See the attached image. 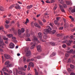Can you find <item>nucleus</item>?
Segmentation results:
<instances>
[{"mask_svg": "<svg viewBox=\"0 0 75 75\" xmlns=\"http://www.w3.org/2000/svg\"><path fill=\"white\" fill-rule=\"evenodd\" d=\"M46 28L47 29H45L43 31V33L44 34H45V35L48 34V33L50 31H51V30H52V29H51V27H50L49 26H47L46 27Z\"/></svg>", "mask_w": 75, "mask_h": 75, "instance_id": "f257e3e1", "label": "nucleus"}, {"mask_svg": "<svg viewBox=\"0 0 75 75\" xmlns=\"http://www.w3.org/2000/svg\"><path fill=\"white\" fill-rule=\"evenodd\" d=\"M38 35L39 36V38H40V40L42 41H43L44 42V41L43 40V39L42 38V33L41 32H39L38 34Z\"/></svg>", "mask_w": 75, "mask_h": 75, "instance_id": "f03ea898", "label": "nucleus"}, {"mask_svg": "<svg viewBox=\"0 0 75 75\" xmlns=\"http://www.w3.org/2000/svg\"><path fill=\"white\" fill-rule=\"evenodd\" d=\"M30 44L31 45H33L31 47H30V49H31V50L34 49V47L35 46V42H32Z\"/></svg>", "mask_w": 75, "mask_h": 75, "instance_id": "7ed1b4c3", "label": "nucleus"}, {"mask_svg": "<svg viewBox=\"0 0 75 75\" xmlns=\"http://www.w3.org/2000/svg\"><path fill=\"white\" fill-rule=\"evenodd\" d=\"M9 45L10 47V48L11 49L14 48V47H15L14 44L12 42L11 43L9 44Z\"/></svg>", "mask_w": 75, "mask_h": 75, "instance_id": "20e7f679", "label": "nucleus"}, {"mask_svg": "<svg viewBox=\"0 0 75 75\" xmlns=\"http://www.w3.org/2000/svg\"><path fill=\"white\" fill-rule=\"evenodd\" d=\"M5 58L6 59H10V57H11V56L9 54H4V56Z\"/></svg>", "mask_w": 75, "mask_h": 75, "instance_id": "39448f33", "label": "nucleus"}, {"mask_svg": "<svg viewBox=\"0 0 75 75\" xmlns=\"http://www.w3.org/2000/svg\"><path fill=\"white\" fill-rule=\"evenodd\" d=\"M31 54V51L30 50H28L26 54V57H29Z\"/></svg>", "mask_w": 75, "mask_h": 75, "instance_id": "423d86ee", "label": "nucleus"}, {"mask_svg": "<svg viewBox=\"0 0 75 75\" xmlns=\"http://www.w3.org/2000/svg\"><path fill=\"white\" fill-rule=\"evenodd\" d=\"M33 38H34V39H33V41H36V42H38V43H40V41L38 40V39H37V38H36L35 36H34Z\"/></svg>", "mask_w": 75, "mask_h": 75, "instance_id": "0eeeda50", "label": "nucleus"}, {"mask_svg": "<svg viewBox=\"0 0 75 75\" xmlns=\"http://www.w3.org/2000/svg\"><path fill=\"white\" fill-rule=\"evenodd\" d=\"M37 50L39 52L41 51V47L40 45H39L37 46Z\"/></svg>", "mask_w": 75, "mask_h": 75, "instance_id": "6e6552de", "label": "nucleus"}, {"mask_svg": "<svg viewBox=\"0 0 75 75\" xmlns=\"http://www.w3.org/2000/svg\"><path fill=\"white\" fill-rule=\"evenodd\" d=\"M59 6L60 7L61 11H62V12H63V13H65V10H64V9L62 7V6H61L60 4H59Z\"/></svg>", "mask_w": 75, "mask_h": 75, "instance_id": "1a4fd4ad", "label": "nucleus"}, {"mask_svg": "<svg viewBox=\"0 0 75 75\" xmlns=\"http://www.w3.org/2000/svg\"><path fill=\"white\" fill-rule=\"evenodd\" d=\"M34 25H35V27H38V28H41V27H40V25H39L37 23H34Z\"/></svg>", "mask_w": 75, "mask_h": 75, "instance_id": "9d476101", "label": "nucleus"}, {"mask_svg": "<svg viewBox=\"0 0 75 75\" xmlns=\"http://www.w3.org/2000/svg\"><path fill=\"white\" fill-rule=\"evenodd\" d=\"M70 67L71 68V69H75V67L73 65L71 64L70 65Z\"/></svg>", "mask_w": 75, "mask_h": 75, "instance_id": "9b49d317", "label": "nucleus"}, {"mask_svg": "<svg viewBox=\"0 0 75 75\" xmlns=\"http://www.w3.org/2000/svg\"><path fill=\"white\" fill-rule=\"evenodd\" d=\"M6 37H8V38H11V37H13V34H10L8 35H6Z\"/></svg>", "mask_w": 75, "mask_h": 75, "instance_id": "f8f14e48", "label": "nucleus"}, {"mask_svg": "<svg viewBox=\"0 0 75 75\" xmlns=\"http://www.w3.org/2000/svg\"><path fill=\"white\" fill-rule=\"evenodd\" d=\"M33 7V5H30L29 6H28L27 7V8H28V9H30V8H31Z\"/></svg>", "mask_w": 75, "mask_h": 75, "instance_id": "ddd939ff", "label": "nucleus"}, {"mask_svg": "<svg viewBox=\"0 0 75 75\" xmlns=\"http://www.w3.org/2000/svg\"><path fill=\"white\" fill-rule=\"evenodd\" d=\"M29 65H30V67H34V64H33V62H30L29 64Z\"/></svg>", "mask_w": 75, "mask_h": 75, "instance_id": "4468645a", "label": "nucleus"}, {"mask_svg": "<svg viewBox=\"0 0 75 75\" xmlns=\"http://www.w3.org/2000/svg\"><path fill=\"white\" fill-rule=\"evenodd\" d=\"M0 10L1 11H4V8L3 7L1 6H0Z\"/></svg>", "mask_w": 75, "mask_h": 75, "instance_id": "2eb2a0df", "label": "nucleus"}, {"mask_svg": "<svg viewBox=\"0 0 75 75\" xmlns=\"http://www.w3.org/2000/svg\"><path fill=\"white\" fill-rule=\"evenodd\" d=\"M15 8H16V9H20V8H21V7L19 5H16L15 6Z\"/></svg>", "mask_w": 75, "mask_h": 75, "instance_id": "dca6fc26", "label": "nucleus"}, {"mask_svg": "<svg viewBox=\"0 0 75 75\" xmlns=\"http://www.w3.org/2000/svg\"><path fill=\"white\" fill-rule=\"evenodd\" d=\"M7 69V67H4L2 69V70L3 72H4L6 71Z\"/></svg>", "mask_w": 75, "mask_h": 75, "instance_id": "f3484780", "label": "nucleus"}, {"mask_svg": "<svg viewBox=\"0 0 75 75\" xmlns=\"http://www.w3.org/2000/svg\"><path fill=\"white\" fill-rule=\"evenodd\" d=\"M68 38H69L68 36H65L63 38V40H67V39Z\"/></svg>", "mask_w": 75, "mask_h": 75, "instance_id": "a211bd4d", "label": "nucleus"}, {"mask_svg": "<svg viewBox=\"0 0 75 75\" xmlns=\"http://www.w3.org/2000/svg\"><path fill=\"white\" fill-rule=\"evenodd\" d=\"M38 21L40 25H43V24L42 22H41V21L39 20H38Z\"/></svg>", "mask_w": 75, "mask_h": 75, "instance_id": "6ab92c4d", "label": "nucleus"}, {"mask_svg": "<svg viewBox=\"0 0 75 75\" xmlns=\"http://www.w3.org/2000/svg\"><path fill=\"white\" fill-rule=\"evenodd\" d=\"M73 51H74V50H73V49H71V50H70V51H67V53L71 54V53L73 52Z\"/></svg>", "mask_w": 75, "mask_h": 75, "instance_id": "aec40b11", "label": "nucleus"}, {"mask_svg": "<svg viewBox=\"0 0 75 75\" xmlns=\"http://www.w3.org/2000/svg\"><path fill=\"white\" fill-rule=\"evenodd\" d=\"M55 53L54 52H53L52 54H51L50 56V57L51 58V57H54V56H55Z\"/></svg>", "mask_w": 75, "mask_h": 75, "instance_id": "412c9836", "label": "nucleus"}, {"mask_svg": "<svg viewBox=\"0 0 75 75\" xmlns=\"http://www.w3.org/2000/svg\"><path fill=\"white\" fill-rule=\"evenodd\" d=\"M18 33L19 35H21V30L19 29L18 30Z\"/></svg>", "mask_w": 75, "mask_h": 75, "instance_id": "4be33fe9", "label": "nucleus"}, {"mask_svg": "<svg viewBox=\"0 0 75 75\" xmlns=\"http://www.w3.org/2000/svg\"><path fill=\"white\" fill-rule=\"evenodd\" d=\"M66 3L67 5H70L71 4V2L70 1H66Z\"/></svg>", "mask_w": 75, "mask_h": 75, "instance_id": "5701e85b", "label": "nucleus"}, {"mask_svg": "<svg viewBox=\"0 0 75 75\" xmlns=\"http://www.w3.org/2000/svg\"><path fill=\"white\" fill-rule=\"evenodd\" d=\"M67 71H68V72H72V70L70 68H68L67 69Z\"/></svg>", "mask_w": 75, "mask_h": 75, "instance_id": "b1692460", "label": "nucleus"}, {"mask_svg": "<svg viewBox=\"0 0 75 75\" xmlns=\"http://www.w3.org/2000/svg\"><path fill=\"white\" fill-rule=\"evenodd\" d=\"M7 67H13V65H12V64H8V65H7L6 66Z\"/></svg>", "mask_w": 75, "mask_h": 75, "instance_id": "393cba45", "label": "nucleus"}, {"mask_svg": "<svg viewBox=\"0 0 75 75\" xmlns=\"http://www.w3.org/2000/svg\"><path fill=\"white\" fill-rule=\"evenodd\" d=\"M72 42V40H69V42H70L69 43H67V45L68 46H69L70 45H71V43Z\"/></svg>", "mask_w": 75, "mask_h": 75, "instance_id": "a878e982", "label": "nucleus"}, {"mask_svg": "<svg viewBox=\"0 0 75 75\" xmlns=\"http://www.w3.org/2000/svg\"><path fill=\"white\" fill-rule=\"evenodd\" d=\"M23 63H25V62H26V59L25 57H24L23 58Z\"/></svg>", "mask_w": 75, "mask_h": 75, "instance_id": "bb28decb", "label": "nucleus"}, {"mask_svg": "<svg viewBox=\"0 0 75 75\" xmlns=\"http://www.w3.org/2000/svg\"><path fill=\"white\" fill-rule=\"evenodd\" d=\"M71 13H75V8L71 10Z\"/></svg>", "mask_w": 75, "mask_h": 75, "instance_id": "cd10ccee", "label": "nucleus"}, {"mask_svg": "<svg viewBox=\"0 0 75 75\" xmlns=\"http://www.w3.org/2000/svg\"><path fill=\"white\" fill-rule=\"evenodd\" d=\"M4 25L6 28H9V27H10L7 24H5Z\"/></svg>", "mask_w": 75, "mask_h": 75, "instance_id": "c85d7f7f", "label": "nucleus"}, {"mask_svg": "<svg viewBox=\"0 0 75 75\" xmlns=\"http://www.w3.org/2000/svg\"><path fill=\"white\" fill-rule=\"evenodd\" d=\"M50 44H51L52 45V46H54V45H55V43L54 42H50Z\"/></svg>", "mask_w": 75, "mask_h": 75, "instance_id": "c756f323", "label": "nucleus"}, {"mask_svg": "<svg viewBox=\"0 0 75 75\" xmlns=\"http://www.w3.org/2000/svg\"><path fill=\"white\" fill-rule=\"evenodd\" d=\"M34 70H35V75H38V72H37V69H35Z\"/></svg>", "mask_w": 75, "mask_h": 75, "instance_id": "7c9ffc66", "label": "nucleus"}, {"mask_svg": "<svg viewBox=\"0 0 75 75\" xmlns=\"http://www.w3.org/2000/svg\"><path fill=\"white\" fill-rule=\"evenodd\" d=\"M55 32H56V31L55 30H54L51 32V33L52 34H54L55 33Z\"/></svg>", "mask_w": 75, "mask_h": 75, "instance_id": "2f4dec72", "label": "nucleus"}, {"mask_svg": "<svg viewBox=\"0 0 75 75\" xmlns=\"http://www.w3.org/2000/svg\"><path fill=\"white\" fill-rule=\"evenodd\" d=\"M62 47L64 48H65L67 47V45H66L65 44H63L62 45Z\"/></svg>", "mask_w": 75, "mask_h": 75, "instance_id": "473e14b6", "label": "nucleus"}, {"mask_svg": "<svg viewBox=\"0 0 75 75\" xmlns=\"http://www.w3.org/2000/svg\"><path fill=\"white\" fill-rule=\"evenodd\" d=\"M14 6H15V5H12L9 8L10 9H11V8H12L13 7H14Z\"/></svg>", "mask_w": 75, "mask_h": 75, "instance_id": "72a5a7b5", "label": "nucleus"}, {"mask_svg": "<svg viewBox=\"0 0 75 75\" xmlns=\"http://www.w3.org/2000/svg\"><path fill=\"white\" fill-rule=\"evenodd\" d=\"M62 42L63 43V44H65L67 42V40H64L63 41H62Z\"/></svg>", "mask_w": 75, "mask_h": 75, "instance_id": "f704fd0d", "label": "nucleus"}, {"mask_svg": "<svg viewBox=\"0 0 75 75\" xmlns=\"http://www.w3.org/2000/svg\"><path fill=\"white\" fill-rule=\"evenodd\" d=\"M29 22V20H28V19L27 18L26 19V21L25 22V24H27V23H28Z\"/></svg>", "mask_w": 75, "mask_h": 75, "instance_id": "c9c22d12", "label": "nucleus"}, {"mask_svg": "<svg viewBox=\"0 0 75 75\" xmlns=\"http://www.w3.org/2000/svg\"><path fill=\"white\" fill-rule=\"evenodd\" d=\"M71 59H69L67 61V62L69 64V63H71Z\"/></svg>", "mask_w": 75, "mask_h": 75, "instance_id": "e433bc0d", "label": "nucleus"}, {"mask_svg": "<svg viewBox=\"0 0 75 75\" xmlns=\"http://www.w3.org/2000/svg\"><path fill=\"white\" fill-rule=\"evenodd\" d=\"M62 35L61 33L58 34H57V37H59V36H61Z\"/></svg>", "mask_w": 75, "mask_h": 75, "instance_id": "4c0bfd02", "label": "nucleus"}, {"mask_svg": "<svg viewBox=\"0 0 75 75\" xmlns=\"http://www.w3.org/2000/svg\"><path fill=\"white\" fill-rule=\"evenodd\" d=\"M55 1V0H51L50 2L51 3H54Z\"/></svg>", "mask_w": 75, "mask_h": 75, "instance_id": "58836bf2", "label": "nucleus"}, {"mask_svg": "<svg viewBox=\"0 0 75 75\" xmlns=\"http://www.w3.org/2000/svg\"><path fill=\"white\" fill-rule=\"evenodd\" d=\"M54 23L55 24H58V21L55 20L54 21Z\"/></svg>", "mask_w": 75, "mask_h": 75, "instance_id": "ea45409f", "label": "nucleus"}, {"mask_svg": "<svg viewBox=\"0 0 75 75\" xmlns=\"http://www.w3.org/2000/svg\"><path fill=\"white\" fill-rule=\"evenodd\" d=\"M10 63V62L9 61H7L5 63V65H7V64H8Z\"/></svg>", "mask_w": 75, "mask_h": 75, "instance_id": "a19ab883", "label": "nucleus"}, {"mask_svg": "<svg viewBox=\"0 0 75 75\" xmlns=\"http://www.w3.org/2000/svg\"><path fill=\"white\" fill-rule=\"evenodd\" d=\"M21 31H22V33H24V31H25V30H24V28H22Z\"/></svg>", "mask_w": 75, "mask_h": 75, "instance_id": "79ce46f5", "label": "nucleus"}, {"mask_svg": "<svg viewBox=\"0 0 75 75\" xmlns=\"http://www.w3.org/2000/svg\"><path fill=\"white\" fill-rule=\"evenodd\" d=\"M63 28H64V27H61L59 28V30H63Z\"/></svg>", "mask_w": 75, "mask_h": 75, "instance_id": "37998d69", "label": "nucleus"}, {"mask_svg": "<svg viewBox=\"0 0 75 75\" xmlns=\"http://www.w3.org/2000/svg\"><path fill=\"white\" fill-rule=\"evenodd\" d=\"M31 61V59H27V62H30Z\"/></svg>", "mask_w": 75, "mask_h": 75, "instance_id": "c03bdc74", "label": "nucleus"}, {"mask_svg": "<svg viewBox=\"0 0 75 75\" xmlns=\"http://www.w3.org/2000/svg\"><path fill=\"white\" fill-rule=\"evenodd\" d=\"M59 3L62 4V3H63V0H59Z\"/></svg>", "mask_w": 75, "mask_h": 75, "instance_id": "a18cd8bd", "label": "nucleus"}, {"mask_svg": "<svg viewBox=\"0 0 75 75\" xmlns=\"http://www.w3.org/2000/svg\"><path fill=\"white\" fill-rule=\"evenodd\" d=\"M26 37H30V34L29 33H27Z\"/></svg>", "mask_w": 75, "mask_h": 75, "instance_id": "49530a36", "label": "nucleus"}, {"mask_svg": "<svg viewBox=\"0 0 75 75\" xmlns=\"http://www.w3.org/2000/svg\"><path fill=\"white\" fill-rule=\"evenodd\" d=\"M57 6H55L54 7L53 9V10H54V11H55V10L57 9Z\"/></svg>", "mask_w": 75, "mask_h": 75, "instance_id": "de8ad7c7", "label": "nucleus"}, {"mask_svg": "<svg viewBox=\"0 0 75 75\" xmlns=\"http://www.w3.org/2000/svg\"><path fill=\"white\" fill-rule=\"evenodd\" d=\"M12 39L13 40H16V38L14 37H12Z\"/></svg>", "mask_w": 75, "mask_h": 75, "instance_id": "09e8293b", "label": "nucleus"}, {"mask_svg": "<svg viewBox=\"0 0 75 75\" xmlns=\"http://www.w3.org/2000/svg\"><path fill=\"white\" fill-rule=\"evenodd\" d=\"M31 26L33 27H34V22H33L31 23Z\"/></svg>", "mask_w": 75, "mask_h": 75, "instance_id": "8fccbe9b", "label": "nucleus"}, {"mask_svg": "<svg viewBox=\"0 0 75 75\" xmlns=\"http://www.w3.org/2000/svg\"><path fill=\"white\" fill-rule=\"evenodd\" d=\"M41 57L40 56H37V59H40V58H41Z\"/></svg>", "mask_w": 75, "mask_h": 75, "instance_id": "3c124183", "label": "nucleus"}, {"mask_svg": "<svg viewBox=\"0 0 75 75\" xmlns=\"http://www.w3.org/2000/svg\"><path fill=\"white\" fill-rule=\"evenodd\" d=\"M43 38H44V39L46 40V39L47 38V37L46 35H44L43 36Z\"/></svg>", "mask_w": 75, "mask_h": 75, "instance_id": "603ef678", "label": "nucleus"}, {"mask_svg": "<svg viewBox=\"0 0 75 75\" xmlns=\"http://www.w3.org/2000/svg\"><path fill=\"white\" fill-rule=\"evenodd\" d=\"M30 69V65H28V71H29Z\"/></svg>", "mask_w": 75, "mask_h": 75, "instance_id": "864d4df0", "label": "nucleus"}, {"mask_svg": "<svg viewBox=\"0 0 75 75\" xmlns=\"http://www.w3.org/2000/svg\"><path fill=\"white\" fill-rule=\"evenodd\" d=\"M18 70H22V68L21 67H18Z\"/></svg>", "mask_w": 75, "mask_h": 75, "instance_id": "5fc2aeb1", "label": "nucleus"}, {"mask_svg": "<svg viewBox=\"0 0 75 75\" xmlns=\"http://www.w3.org/2000/svg\"><path fill=\"white\" fill-rule=\"evenodd\" d=\"M4 29V28L3 26H1L0 27V30H3Z\"/></svg>", "mask_w": 75, "mask_h": 75, "instance_id": "6e6d98bb", "label": "nucleus"}, {"mask_svg": "<svg viewBox=\"0 0 75 75\" xmlns=\"http://www.w3.org/2000/svg\"><path fill=\"white\" fill-rule=\"evenodd\" d=\"M4 40H6V41H7V40H8V38H4Z\"/></svg>", "mask_w": 75, "mask_h": 75, "instance_id": "4d7b16f0", "label": "nucleus"}, {"mask_svg": "<svg viewBox=\"0 0 75 75\" xmlns=\"http://www.w3.org/2000/svg\"><path fill=\"white\" fill-rule=\"evenodd\" d=\"M65 56L66 57H69V54H65Z\"/></svg>", "mask_w": 75, "mask_h": 75, "instance_id": "13d9d810", "label": "nucleus"}, {"mask_svg": "<svg viewBox=\"0 0 75 75\" xmlns=\"http://www.w3.org/2000/svg\"><path fill=\"white\" fill-rule=\"evenodd\" d=\"M4 75H10V74H8L5 72H4Z\"/></svg>", "mask_w": 75, "mask_h": 75, "instance_id": "bf43d9fd", "label": "nucleus"}, {"mask_svg": "<svg viewBox=\"0 0 75 75\" xmlns=\"http://www.w3.org/2000/svg\"><path fill=\"white\" fill-rule=\"evenodd\" d=\"M60 18H61L60 17H57V18L56 19L57 21H59V19H60Z\"/></svg>", "mask_w": 75, "mask_h": 75, "instance_id": "052dcab7", "label": "nucleus"}, {"mask_svg": "<svg viewBox=\"0 0 75 75\" xmlns=\"http://www.w3.org/2000/svg\"><path fill=\"white\" fill-rule=\"evenodd\" d=\"M63 20L64 21V23H66V19L63 18Z\"/></svg>", "mask_w": 75, "mask_h": 75, "instance_id": "680f3d73", "label": "nucleus"}, {"mask_svg": "<svg viewBox=\"0 0 75 75\" xmlns=\"http://www.w3.org/2000/svg\"><path fill=\"white\" fill-rule=\"evenodd\" d=\"M26 12L27 14H29V13H30V10H28Z\"/></svg>", "mask_w": 75, "mask_h": 75, "instance_id": "e2e57ef3", "label": "nucleus"}, {"mask_svg": "<svg viewBox=\"0 0 75 75\" xmlns=\"http://www.w3.org/2000/svg\"><path fill=\"white\" fill-rule=\"evenodd\" d=\"M5 22L6 23V24H8V23H10V22L9 21H6Z\"/></svg>", "mask_w": 75, "mask_h": 75, "instance_id": "0e129e2a", "label": "nucleus"}, {"mask_svg": "<svg viewBox=\"0 0 75 75\" xmlns=\"http://www.w3.org/2000/svg\"><path fill=\"white\" fill-rule=\"evenodd\" d=\"M21 74H22V75H25V72H22Z\"/></svg>", "mask_w": 75, "mask_h": 75, "instance_id": "69168bd1", "label": "nucleus"}, {"mask_svg": "<svg viewBox=\"0 0 75 75\" xmlns=\"http://www.w3.org/2000/svg\"><path fill=\"white\" fill-rule=\"evenodd\" d=\"M70 75H75V74L74 73H71Z\"/></svg>", "mask_w": 75, "mask_h": 75, "instance_id": "338daca9", "label": "nucleus"}, {"mask_svg": "<svg viewBox=\"0 0 75 75\" xmlns=\"http://www.w3.org/2000/svg\"><path fill=\"white\" fill-rule=\"evenodd\" d=\"M74 31H75V28H73V29H72L71 30V31L74 32Z\"/></svg>", "mask_w": 75, "mask_h": 75, "instance_id": "774afa93", "label": "nucleus"}]
</instances>
